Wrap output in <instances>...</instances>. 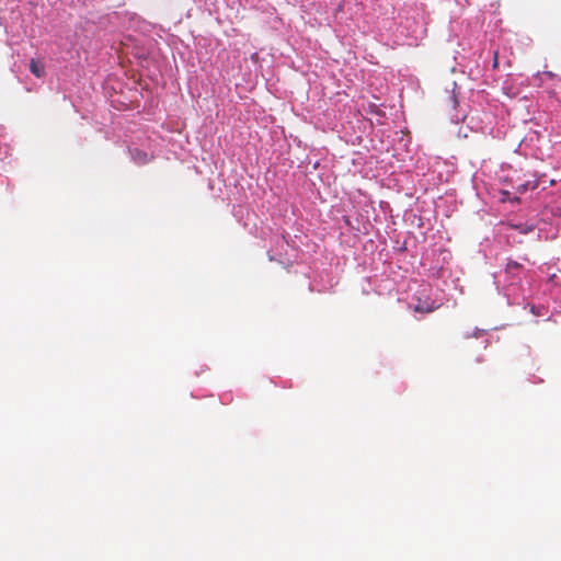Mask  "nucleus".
<instances>
[{"label": "nucleus", "instance_id": "nucleus-1", "mask_svg": "<svg viewBox=\"0 0 561 561\" xmlns=\"http://www.w3.org/2000/svg\"><path fill=\"white\" fill-rule=\"evenodd\" d=\"M130 154H131L134 162L137 164H141V165L147 164L152 160V156H150L146 151L137 149V148L131 149Z\"/></svg>", "mask_w": 561, "mask_h": 561}, {"label": "nucleus", "instance_id": "nucleus-2", "mask_svg": "<svg viewBox=\"0 0 561 561\" xmlns=\"http://www.w3.org/2000/svg\"><path fill=\"white\" fill-rule=\"evenodd\" d=\"M30 71L37 78H42L45 75L43 65L34 58L30 61Z\"/></svg>", "mask_w": 561, "mask_h": 561}, {"label": "nucleus", "instance_id": "nucleus-3", "mask_svg": "<svg viewBox=\"0 0 561 561\" xmlns=\"http://www.w3.org/2000/svg\"><path fill=\"white\" fill-rule=\"evenodd\" d=\"M523 270V265L516 261L510 260L506 264L505 272L512 276H517Z\"/></svg>", "mask_w": 561, "mask_h": 561}, {"label": "nucleus", "instance_id": "nucleus-4", "mask_svg": "<svg viewBox=\"0 0 561 561\" xmlns=\"http://www.w3.org/2000/svg\"><path fill=\"white\" fill-rule=\"evenodd\" d=\"M414 310L416 312H432L434 310V307H425L421 304L416 305Z\"/></svg>", "mask_w": 561, "mask_h": 561}, {"label": "nucleus", "instance_id": "nucleus-5", "mask_svg": "<svg viewBox=\"0 0 561 561\" xmlns=\"http://www.w3.org/2000/svg\"><path fill=\"white\" fill-rule=\"evenodd\" d=\"M515 229H517L520 233H528L533 230V227L531 226H528V227H524V226H514Z\"/></svg>", "mask_w": 561, "mask_h": 561}, {"label": "nucleus", "instance_id": "nucleus-6", "mask_svg": "<svg viewBox=\"0 0 561 561\" xmlns=\"http://www.w3.org/2000/svg\"><path fill=\"white\" fill-rule=\"evenodd\" d=\"M492 67H493V69H496L499 67V51L497 50L493 51V64H492Z\"/></svg>", "mask_w": 561, "mask_h": 561}, {"label": "nucleus", "instance_id": "nucleus-7", "mask_svg": "<svg viewBox=\"0 0 561 561\" xmlns=\"http://www.w3.org/2000/svg\"><path fill=\"white\" fill-rule=\"evenodd\" d=\"M528 186H529V184H528V183H527V184H523L522 186H519V187H518V192H519V193L525 192V191L528 188Z\"/></svg>", "mask_w": 561, "mask_h": 561}, {"label": "nucleus", "instance_id": "nucleus-8", "mask_svg": "<svg viewBox=\"0 0 561 561\" xmlns=\"http://www.w3.org/2000/svg\"><path fill=\"white\" fill-rule=\"evenodd\" d=\"M537 187H538V182H537V181H535V182L530 185V188H531V190H535V188H537Z\"/></svg>", "mask_w": 561, "mask_h": 561}]
</instances>
